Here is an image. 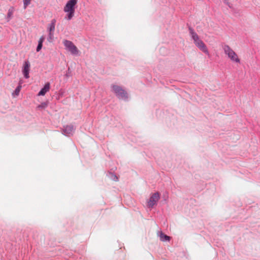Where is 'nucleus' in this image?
Segmentation results:
<instances>
[{
    "instance_id": "f257e3e1",
    "label": "nucleus",
    "mask_w": 260,
    "mask_h": 260,
    "mask_svg": "<svg viewBox=\"0 0 260 260\" xmlns=\"http://www.w3.org/2000/svg\"><path fill=\"white\" fill-rule=\"evenodd\" d=\"M188 30L196 46L202 51L208 55H209V52L206 45L205 44L203 41L200 39L199 36L194 31L193 29L191 27H189Z\"/></svg>"
},
{
    "instance_id": "f03ea898",
    "label": "nucleus",
    "mask_w": 260,
    "mask_h": 260,
    "mask_svg": "<svg viewBox=\"0 0 260 260\" xmlns=\"http://www.w3.org/2000/svg\"><path fill=\"white\" fill-rule=\"evenodd\" d=\"M77 3V0H70L64 7L63 11L68 13L67 16L66 17L68 20H71L73 17L75 13V6Z\"/></svg>"
},
{
    "instance_id": "7ed1b4c3",
    "label": "nucleus",
    "mask_w": 260,
    "mask_h": 260,
    "mask_svg": "<svg viewBox=\"0 0 260 260\" xmlns=\"http://www.w3.org/2000/svg\"><path fill=\"white\" fill-rule=\"evenodd\" d=\"M112 91L115 94L116 96L120 100H126L128 99V94L127 92L122 88V87L112 84L111 85Z\"/></svg>"
},
{
    "instance_id": "20e7f679",
    "label": "nucleus",
    "mask_w": 260,
    "mask_h": 260,
    "mask_svg": "<svg viewBox=\"0 0 260 260\" xmlns=\"http://www.w3.org/2000/svg\"><path fill=\"white\" fill-rule=\"evenodd\" d=\"M63 44L66 48L68 49L72 54L77 55L78 54L79 50L72 42L66 40L63 41Z\"/></svg>"
},
{
    "instance_id": "39448f33",
    "label": "nucleus",
    "mask_w": 260,
    "mask_h": 260,
    "mask_svg": "<svg viewBox=\"0 0 260 260\" xmlns=\"http://www.w3.org/2000/svg\"><path fill=\"white\" fill-rule=\"evenodd\" d=\"M56 20L52 19L51 23L49 24L48 27V30L49 31L48 41L51 42L54 39V31L55 30Z\"/></svg>"
},
{
    "instance_id": "423d86ee",
    "label": "nucleus",
    "mask_w": 260,
    "mask_h": 260,
    "mask_svg": "<svg viewBox=\"0 0 260 260\" xmlns=\"http://www.w3.org/2000/svg\"><path fill=\"white\" fill-rule=\"evenodd\" d=\"M160 198L159 194L158 192L153 193L149 199L148 202V206L152 208L158 202Z\"/></svg>"
},
{
    "instance_id": "0eeeda50",
    "label": "nucleus",
    "mask_w": 260,
    "mask_h": 260,
    "mask_svg": "<svg viewBox=\"0 0 260 260\" xmlns=\"http://www.w3.org/2000/svg\"><path fill=\"white\" fill-rule=\"evenodd\" d=\"M74 131L75 127L74 125L72 124L63 126V128H62V134L68 136L72 135Z\"/></svg>"
},
{
    "instance_id": "6e6552de",
    "label": "nucleus",
    "mask_w": 260,
    "mask_h": 260,
    "mask_svg": "<svg viewBox=\"0 0 260 260\" xmlns=\"http://www.w3.org/2000/svg\"><path fill=\"white\" fill-rule=\"evenodd\" d=\"M30 68V63L28 61H25L24 63L23 69V74L24 77L27 79L29 77V71Z\"/></svg>"
},
{
    "instance_id": "1a4fd4ad",
    "label": "nucleus",
    "mask_w": 260,
    "mask_h": 260,
    "mask_svg": "<svg viewBox=\"0 0 260 260\" xmlns=\"http://www.w3.org/2000/svg\"><path fill=\"white\" fill-rule=\"evenodd\" d=\"M228 57L233 61L237 63H239L240 61V59L238 58L237 54L233 50L228 55Z\"/></svg>"
},
{
    "instance_id": "9d476101",
    "label": "nucleus",
    "mask_w": 260,
    "mask_h": 260,
    "mask_svg": "<svg viewBox=\"0 0 260 260\" xmlns=\"http://www.w3.org/2000/svg\"><path fill=\"white\" fill-rule=\"evenodd\" d=\"M50 86V85L49 82L46 83L44 87L42 88L40 92L38 93V95H44L46 92L49 90Z\"/></svg>"
},
{
    "instance_id": "9b49d317",
    "label": "nucleus",
    "mask_w": 260,
    "mask_h": 260,
    "mask_svg": "<svg viewBox=\"0 0 260 260\" xmlns=\"http://www.w3.org/2000/svg\"><path fill=\"white\" fill-rule=\"evenodd\" d=\"M222 47L224 53L227 55L233 51V50L229 45L226 44L223 45Z\"/></svg>"
},
{
    "instance_id": "f8f14e48",
    "label": "nucleus",
    "mask_w": 260,
    "mask_h": 260,
    "mask_svg": "<svg viewBox=\"0 0 260 260\" xmlns=\"http://www.w3.org/2000/svg\"><path fill=\"white\" fill-rule=\"evenodd\" d=\"M14 12V8L13 7H11L10 8V9L8 10V12L7 14V21H9L12 18L13 13Z\"/></svg>"
},
{
    "instance_id": "ddd939ff",
    "label": "nucleus",
    "mask_w": 260,
    "mask_h": 260,
    "mask_svg": "<svg viewBox=\"0 0 260 260\" xmlns=\"http://www.w3.org/2000/svg\"><path fill=\"white\" fill-rule=\"evenodd\" d=\"M160 239L161 241H170V237L165 235L164 233H161L160 234Z\"/></svg>"
},
{
    "instance_id": "4468645a",
    "label": "nucleus",
    "mask_w": 260,
    "mask_h": 260,
    "mask_svg": "<svg viewBox=\"0 0 260 260\" xmlns=\"http://www.w3.org/2000/svg\"><path fill=\"white\" fill-rule=\"evenodd\" d=\"M21 85H18L16 87V88L15 89V90H14V91L12 93V95H13V96L14 97H15L16 96H18L19 95V92H20V90H21Z\"/></svg>"
},
{
    "instance_id": "2eb2a0df",
    "label": "nucleus",
    "mask_w": 260,
    "mask_h": 260,
    "mask_svg": "<svg viewBox=\"0 0 260 260\" xmlns=\"http://www.w3.org/2000/svg\"><path fill=\"white\" fill-rule=\"evenodd\" d=\"M110 175H111V178L113 180H114L115 181H117L118 180V178L117 176L116 175H115V174H114L113 173H111Z\"/></svg>"
},
{
    "instance_id": "dca6fc26",
    "label": "nucleus",
    "mask_w": 260,
    "mask_h": 260,
    "mask_svg": "<svg viewBox=\"0 0 260 260\" xmlns=\"http://www.w3.org/2000/svg\"><path fill=\"white\" fill-rule=\"evenodd\" d=\"M31 0H23L24 8L25 9L26 7L30 4Z\"/></svg>"
},
{
    "instance_id": "f3484780",
    "label": "nucleus",
    "mask_w": 260,
    "mask_h": 260,
    "mask_svg": "<svg viewBox=\"0 0 260 260\" xmlns=\"http://www.w3.org/2000/svg\"><path fill=\"white\" fill-rule=\"evenodd\" d=\"M42 44H41V43H38V46H37V49H36L37 52L40 51V50L42 49Z\"/></svg>"
},
{
    "instance_id": "a211bd4d",
    "label": "nucleus",
    "mask_w": 260,
    "mask_h": 260,
    "mask_svg": "<svg viewBox=\"0 0 260 260\" xmlns=\"http://www.w3.org/2000/svg\"><path fill=\"white\" fill-rule=\"evenodd\" d=\"M47 106V104L45 103H43L41 105L38 106V108H45Z\"/></svg>"
},
{
    "instance_id": "6ab92c4d",
    "label": "nucleus",
    "mask_w": 260,
    "mask_h": 260,
    "mask_svg": "<svg viewBox=\"0 0 260 260\" xmlns=\"http://www.w3.org/2000/svg\"><path fill=\"white\" fill-rule=\"evenodd\" d=\"M44 40H45V38H44V36H42V37L40 38V39H39V42H38V43H41V44H43V42H44Z\"/></svg>"
},
{
    "instance_id": "aec40b11",
    "label": "nucleus",
    "mask_w": 260,
    "mask_h": 260,
    "mask_svg": "<svg viewBox=\"0 0 260 260\" xmlns=\"http://www.w3.org/2000/svg\"><path fill=\"white\" fill-rule=\"evenodd\" d=\"M224 3L227 4V5H229V3L228 2H226V0H224Z\"/></svg>"
},
{
    "instance_id": "412c9836",
    "label": "nucleus",
    "mask_w": 260,
    "mask_h": 260,
    "mask_svg": "<svg viewBox=\"0 0 260 260\" xmlns=\"http://www.w3.org/2000/svg\"><path fill=\"white\" fill-rule=\"evenodd\" d=\"M66 76H67V77L69 76V75L66 74Z\"/></svg>"
}]
</instances>
